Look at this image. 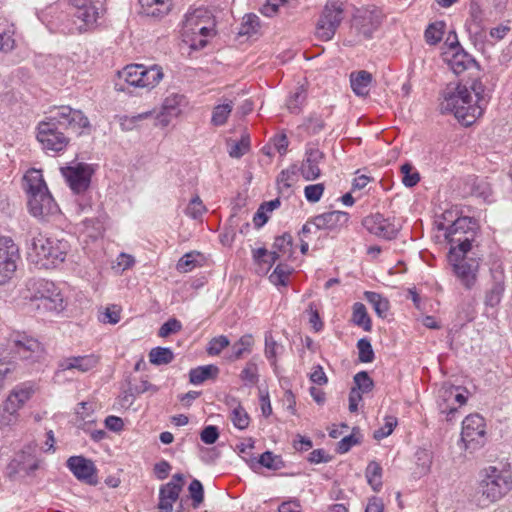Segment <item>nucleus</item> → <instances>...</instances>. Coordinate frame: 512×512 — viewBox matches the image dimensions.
Listing matches in <instances>:
<instances>
[{
	"label": "nucleus",
	"mask_w": 512,
	"mask_h": 512,
	"mask_svg": "<svg viewBox=\"0 0 512 512\" xmlns=\"http://www.w3.org/2000/svg\"><path fill=\"white\" fill-rule=\"evenodd\" d=\"M141 12L150 17H163L171 9V0H139Z\"/></svg>",
	"instance_id": "nucleus-30"
},
{
	"label": "nucleus",
	"mask_w": 512,
	"mask_h": 512,
	"mask_svg": "<svg viewBox=\"0 0 512 512\" xmlns=\"http://www.w3.org/2000/svg\"><path fill=\"white\" fill-rule=\"evenodd\" d=\"M365 477L374 491H380L382 488V467L378 462H369L365 470Z\"/></svg>",
	"instance_id": "nucleus-39"
},
{
	"label": "nucleus",
	"mask_w": 512,
	"mask_h": 512,
	"mask_svg": "<svg viewBox=\"0 0 512 512\" xmlns=\"http://www.w3.org/2000/svg\"><path fill=\"white\" fill-rule=\"evenodd\" d=\"M305 100L306 91L302 86H300L297 87L296 90L290 94L286 101V106L291 113L297 114L299 113L301 106L303 105Z\"/></svg>",
	"instance_id": "nucleus-48"
},
{
	"label": "nucleus",
	"mask_w": 512,
	"mask_h": 512,
	"mask_svg": "<svg viewBox=\"0 0 512 512\" xmlns=\"http://www.w3.org/2000/svg\"><path fill=\"white\" fill-rule=\"evenodd\" d=\"M354 383L356 385L354 388L361 394L371 391L374 386L372 378L366 371H360L356 373L354 376Z\"/></svg>",
	"instance_id": "nucleus-56"
},
{
	"label": "nucleus",
	"mask_w": 512,
	"mask_h": 512,
	"mask_svg": "<svg viewBox=\"0 0 512 512\" xmlns=\"http://www.w3.org/2000/svg\"><path fill=\"white\" fill-rule=\"evenodd\" d=\"M292 268L287 264H278L269 276V280L276 286H287Z\"/></svg>",
	"instance_id": "nucleus-47"
},
{
	"label": "nucleus",
	"mask_w": 512,
	"mask_h": 512,
	"mask_svg": "<svg viewBox=\"0 0 512 512\" xmlns=\"http://www.w3.org/2000/svg\"><path fill=\"white\" fill-rule=\"evenodd\" d=\"M446 23L444 21H435L430 23L425 32L424 37L429 45H436L440 43L445 34Z\"/></svg>",
	"instance_id": "nucleus-40"
},
{
	"label": "nucleus",
	"mask_w": 512,
	"mask_h": 512,
	"mask_svg": "<svg viewBox=\"0 0 512 512\" xmlns=\"http://www.w3.org/2000/svg\"><path fill=\"white\" fill-rule=\"evenodd\" d=\"M185 98L178 93L169 94L163 101L161 111L157 114L156 119L162 126H167L171 119L177 117L181 112Z\"/></svg>",
	"instance_id": "nucleus-22"
},
{
	"label": "nucleus",
	"mask_w": 512,
	"mask_h": 512,
	"mask_svg": "<svg viewBox=\"0 0 512 512\" xmlns=\"http://www.w3.org/2000/svg\"><path fill=\"white\" fill-rule=\"evenodd\" d=\"M188 490L193 501V507H199L204 499V489L202 483L197 479H193L189 484Z\"/></svg>",
	"instance_id": "nucleus-58"
},
{
	"label": "nucleus",
	"mask_w": 512,
	"mask_h": 512,
	"mask_svg": "<svg viewBox=\"0 0 512 512\" xmlns=\"http://www.w3.org/2000/svg\"><path fill=\"white\" fill-rule=\"evenodd\" d=\"M98 357L94 354L64 357L58 361V371L77 370L85 373L96 367Z\"/></svg>",
	"instance_id": "nucleus-21"
},
{
	"label": "nucleus",
	"mask_w": 512,
	"mask_h": 512,
	"mask_svg": "<svg viewBox=\"0 0 512 512\" xmlns=\"http://www.w3.org/2000/svg\"><path fill=\"white\" fill-rule=\"evenodd\" d=\"M15 369L14 357L8 349H0V377H6Z\"/></svg>",
	"instance_id": "nucleus-54"
},
{
	"label": "nucleus",
	"mask_w": 512,
	"mask_h": 512,
	"mask_svg": "<svg viewBox=\"0 0 512 512\" xmlns=\"http://www.w3.org/2000/svg\"><path fill=\"white\" fill-rule=\"evenodd\" d=\"M254 338L251 334H245L231 346V354L227 359L231 362L237 361L252 352Z\"/></svg>",
	"instance_id": "nucleus-32"
},
{
	"label": "nucleus",
	"mask_w": 512,
	"mask_h": 512,
	"mask_svg": "<svg viewBox=\"0 0 512 512\" xmlns=\"http://www.w3.org/2000/svg\"><path fill=\"white\" fill-rule=\"evenodd\" d=\"M19 258L18 247L10 237L0 235V285L11 279Z\"/></svg>",
	"instance_id": "nucleus-16"
},
{
	"label": "nucleus",
	"mask_w": 512,
	"mask_h": 512,
	"mask_svg": "<svg viewBox=\"0 0 512 512\" xmlns=\"http://www.w3.org/2000/svg\"><path fill=\"white\" fill-rule=\"evenodd\" d=\"M371 81L372 75L365 70L353 72L350 75L351 88L353 92L358 96L368 95Z\"/></svg>",
	"instance_id": "nucleus-34"
},
{
	"label": "nucleus",
	"mask_w": 512,
	"mask_h": 512,
	"mask_svg": "<svg viewBox=\"0 0 512 512\" xmlns=\"http://www.w3.org/2000/svg\"><path fill=\"white\" fill-rule=\"evenodd\" d=\"M34 390L31 385L23 384L21 386H17L10 394L12 400H17L18 403H21L22 406L26 401L30 399Z\"/></svg>",
	"instance_id": "nucleus-61"
},
{
	"label": "nucleus",
	"mask_w": 512,
	"mask_h": 512,
	"mask_svg": "<svg viewBox=\"0 0 512 512\" xmlns=\"http://www.w3.org/2000/svg\"><path fill=\"white\" fill-rule=\"evenodd\" d=\"M383 20L381 9L368 6L357 9L353 15L352 26L365 38L369 39L380 27Z\"/></svg>",
	"instance_id": "nucleus-11"
},
{
	"label": "nucleus",
	"mask_w": 512,
	"mask_h": 512,
	"mask_svg": "<svg viewBox=\"0 0 512 512\" xmlns=\"http://www.w3.org/2000/svg\"><path fill=\"white\" fill-rule=\"evenodd\" d=\"M249 147V139L242 137L240 141L234 142L229 146V156L232 158H240L249 150Z\"/></svg>",
	"instance_id": "nucleus-64"
},
{
	"label": "nucleus",
	"mask_w": 512,
	"mask_h": 512,
	"mask_svg": "<svg viewBox=\"0 0 512 512\" xmlns=\"http://www.w3.org/2000/svg\"><path fill=\"white\" fill-rule=\"evenodd\" d=\"M438 228L445 230V237L451 245L449 252L472 253L473 242L477 234V222L471 217H458L450 225L439 223Z\"/></svg>",
	"instance_id": "nucleus-7"
},
{
	"label": "nucleus",
	"mask_w": 512,
	"mask_h": 512,
	"mask_svg": "<svg viewBox=\"0 0 512 512\" xmlns=\"http://www.w3.org/2000/svg\"><path fill=\"white\" fill-rule=\"evenodd\" d=\"M149 361L153 365H167L174 360V353L168 347H155L149 352Z\"/></svg>",
	"instance_id": "nucleus-44"
},
{
	"label": "nucleus",
	"mask_w": 512,
	"mask_h": 512,
	"mask_svg": "<svg viewBox=\"0 0 512 512\" xmlns=\"http://www.w3.org/2000/svg\"><path fill=\"white\" fill-rule=\"evenodd\" d=\"M260 27V19L255 14H247L243 17V22L239 29V35H253L257 33Z\"/></svg>",
	"instance_id": "nucleus-51"
},
{
	"label": "nucleus",
	"mask_w": 512,
	"mask_h": 512,
	"mask_svg": "<svg viewBox=\"0 0 512 512\" xmlns=\"http://www.w3.org/2000/svg\"><path fill=\"white\" fill-rule=\"evenodd\" d=\"M324 190L325 186L323 183L311 184L304 188V195L308 202L316 203L321 199Z\"/></svg>",
	"instance_id": "nucleus-60"
},
{
	"label": "nucleus",
	"mask_w": 512,
	"mask_h": 512,
	"mask_svg": "<svg viewBox=\"0 0 512 512\" xmlns=\"http://www.w3.org/2000/svg\"><path fill=\"white\" fill-rule=\"evenodd\" d=\"M45 287H52V282L46 279H29L26 282L23 298L36 302V304L39 303L45 292Z\"/></svg>",
	"instance_id": "nucleus-31"
},
{
	"label": "nucleus",
	"mask_w": 512,
	"mask_h": 512,
	"mask_svg": "<svg viewBox=\"0 0 512 512\" xmlns=\"http://www.w3.org/2000/svg\"><path fill=\"white\" fill-rule=\"evenodd\" d=\"M219 374L216 365L209 364L193 368L189 372V381L193 385H200L208 379H215Z\"/></svg>",
	"instance_id": "nucleus-33"
},
{
	"label": "nucleus",
	"mask_w": 512,
	"mask_h": 512,
	"mask_svg": "<svg viewBox=\"0 0 512 512\" xmlns=\"http://www.w3.org/2000/svg\"><path fill=\"white\" fill-rule=\"evenodd\" d=\"M362 225L370 234L385 240L395 239L400 231V226L395 223L394 218L384 217L380 213L366 216Z\"/></svg>",
	"instance_id": "nucleus-12"
},
{
	"label": "nucleus",
	"mask_w": 512,
	"mask_h": 512,
	"mask_svg": "<svg viewBox=\"0 0 512 512\" xmlns=\"http://www.w3.org/2000/svg\"><path fill=\"white\" fill-rule=\"evenodd\" d=\"M491 279L492 283L485 294L484 303L494 308L500 304L505 291V275L500 266L491 269Z\"/></svg>",
	"instance_id": "nucleus-19"
},
{
	"label": "nucleus",
	"mask_w": 512,
	"mask_h": 512,
	"mask_svg": "<svg viewBox=\"0 0 512 512\" xmlns=\"http://www.w3.org/2000/svg\"><path fill=\"white\" fill-rule=\"evenodd\" d=\"M512 490V473L503 468L488 466L479 473L476 502L481 508L499 501Z\"/></svg>",
	"instance_id": "nucleus-3"
},
{
	"label": "nucleus",
	"mask_w": 512,
	"mask_h": 512,
	"mask_svg": "<svg viewBox=\"0 0 512 512\" xmlns=\"http://www.w3.org/2000/svg\"><path fill=\"white\" fill-rule=\"evenodd\" d=\"M324 154L317 148L306 151L305 158L299 167L300 173L306 181H313L320 177L319 164L323 161Z\"/></svg>",
	"instance_id": "nucleus-23"
},
{
	"label": "nucleus",
	"mask_w": 512,
	"mask_h": 512,
	"mask_svg": "<svg viewBox=\"0 0 512 512\" xmlns=\"http://www.w3.org/2000/svg\"><path fill=\"white\" fill-rule=\"evenodd\" d=\"M257 463L271 470H279L284 465L281 457L274 455L271 451H265L262 453L258 458Z\"/></svg>",
	"instance_id": "nucleus-53"
},
{
	"label": "nucleus",
	"mask_w": 512,
	"mask_h": 512,
	"mask_svg": "<svg viewBox=\"0 0 512 512\" xmlns=\"http://www.w3.org/2000/svg\"><path fill=\"white\" fill-rule=\"evenodd\" d=\"M364 296L365 299L372 305L375 313L380 318H386L390 308L389 300L381 294L373 291H366Z\"/></svg>",
	"instance_id": "nucleus-37"
},
{
	"label": "nucleus",
	"mask_w": 512,
	"mask_h": 512,
	"mask_svg": "<svg viewBox=\"0 0 512 512\" xmlns=\"http://www.w3.org/2000/svg\"><path fill=\"white\" fill-rule=\"evenodd\" d=\"M89 127V119L81 110L73 109L70 106L55 107L38 124L37 139L45 151L58 153L65 150L69 143V138L64 135V130L81 134L84 129Z\"/></svg>",
	"instance_id": "nucleus-1"
},
{
	"label": "nucleus",
	"mask_w": 512,
	"mask_h": 512,
	"mask_svg": "<svg viewBox=\"0 0 512 512\" xmlns=\"http://www.w3.org/2000/svg\"><path fill=\"white\" fill-rule=\"evenodd\" d=\"M443 112L452 113L465 126L472 125L482 115V107L473 105L470 90L461 84H449L443 91Z\"/></svg>",
	"instance_id": "nucleus-4"
},
{
	"label": "nucleus",
	"mask_w": 512,
	"mask_h": 512,
	"mask_svg": "<svg viewBox=\"0 0 512 512\" xmlns=\"http://www.w3.org/2000/svg\"><path fill=\"white\" fill-rule=\"evenodd\" d=\"M23 188L28 197L48 190L42 172L34 168L28 170L24 175Z\"/></svg>",
	"instance_id": "nucleus-26"
},
{
	"label": "nucleus",
	"mask_w": 512,
	"mask_h": 512,
	"mask_svg": "<svg viewBox=\"0 0 512 512\" xmlns=\"http://www.w3.org/2000/svg\"><path fill=\"white\" fill-rule=\"evenodd\" d=\"M19 258L18 247L10 237L0 235V285L11 279Z\"/></svg>",
	"instance_id": "nucleus-15"
},
{
	"label": "nucleus",
	"mask_w": 512,
	"mask_h": 512,
	"mask_svg": "<svg viewBox=\"0 0 512 512\" xmlns=\"http://www.w3.org/2000/svg\"><path fill=\"white\" fill-rule=\"evenodd\" d=\"M358 358L362 363H370L374 360V351L367 338H361L357 342Z\"/></svg>",
	"instance_id": "nucleus-55"
},
{
	"label": "nucleus",
	"mask_w": 512,
	"mask_h": 512,
	"mask_svg": "<svg viewBox=\"0 0 512 512\" xmlns=\"http://www.w3.org/2000/svg\"><path fill=\"white\" fill-rule=\"evenodd\" d=\"M182 330V323L176 318H169L162 326L159 328L158 335L160 337H168L170 334L178 333Z\"/></svg>",
	"instance_id": "nucleus-62"
},
{
	"label": "nucleus",
	"mask_w": 512,
	"mask_h": 512,
	"mask_svg": "<svg viewBox=\"0 0 512 512\" xmlns=\"http://www.w3.org/2000/svg\"><path fill=\"white\" fill-rule=\"evenodd\" d=\"M416 471L414 472L418 477L427 475L431 470L433 462V454L431 451L420 448L415 453Z\"/></svg>",
	"instance_id": "nucleus-38"
},
{
	"label": "nucleus",
	"mask_w": 512,
	"mask_h": 512,
	"mask_svg": "<svg viewBox=\"0 0 512 512\" xmlns=\"http://www.w3.org/2000/svg\"><path fill=\"white\" fill-rule=\"evenodd\" d=\"M351 322L366 332L371 331L372 321L363 303L356 302L353 304Z\"/></svg>",
	"instance_id": "nucleus-36"
},
{
	"label": "nucleus",
	"mask_w": 512,
	"mask_h": 512,
	"mask_svg": "<svg viewBox=\"0 0 512 512\" xmlns=\"http://www.w3.org/2000/svg\"><path fill=\"white\" fill-rule=\"evenodd\" d=\"M207 20H209V17L205 9L199 8L188 12L183 22V35L188 37L190 34H196L198 28L206 23Z\"/></svg>",
	"instance_id": "nucleus-28"
},
{
	"label": "nucleus",
	"mask_w": 512,
	"mask_h": 512,
	"mask_svg": "<svg viewBox=\"0 0 512 512\" xmlns=\"http://www.w3.org/2000/svg\"><path fill=\"white\" fill-rule=\"evenodd\" d=\"M103 12L104 0H70V11L59 12L48 27L64 34L85 32L96 27Z\"/></svg>",
	"instance_id": "nucleus-2"
},
{
	"label": "nucleus",
	"mask_w": 512,
	"mask_h": 512,
	"mask_svg": "<svg viewBox=\"0 0 512 512\" xmlns=\"http://www.w3.org/2000/svg\"><path fill=\"white\" fill-rule=\"evenodd\" d=\"M448 64L455 74H461L472 67L478 66L476 60L463 48L451 53Z\"/></svg>",
	"instance_id": "nucleus-27"
},
{
	"label": "nucleus",
	"mask_w": 512,
	"mask_h": 512,
	"mask_svg": "<svg viewBox=\"0 0 512 512\" xmlns=\"http://www.w3.org/2000/svg\"><path fill=\"white\" fill-rule=\"evenodd\" d=\"M284 350L283 345L279 344L272 336L270 331L265 333V356L269 360L271 366H276L277 356Z\"/></svg>",
	"instance_id": "nucleus-41"
},
{
	"label": "nucleus",
	"mask_w": 512,
	"mask_h": 512,
	"mask_svg": "<svg viewBox=\"0 0 512 512\" xmlns=\"http://www.w3.org/2000/svg\"><path fill=\"white\" fill-rule=\"evenodd\" d=\"M162 78L163 72L158 65L146 67L142 64H130L118 71L114 88L116 91L132 94V88H153Z\"/></svg>",
	"instance_id": "nucleus-6"
},
{
	"label": "nucleus",
	"mask_w": 512,
	"mask_h": 512,
	"mask_svg": "<svg viewBox=\"0 0 512 512\" xmlns=\"http://www.w3.org/2000/svg\"><path fill=\"white\" fill-rule=\"evenodd\" d=\"M245 386H254L259 382L258 365L255 361L249 360L239 375Z\"/></svg>",
	"instance_id": "nucleus-45"
},
{
	"label": "nucleus",
	"mask_w": 512,
	"mask_h": 512,
	"mask_svg": "<svg viewBox=\"0 0 512 512\" xmlns=\"http://www.w3.org/2000/svg\"><path fill=\"white\" fill-rule=\"evenodd\" d=\"M28 210L38 219H46L59 212V207L49 190L28 197Z\"/></svg>",
	"instance_id": "nucleus-18"
},
{
	"label": "nucleus",
	"mask_w": 512,
	"mask_h": 512,
	"mask_svg": "<svg viewBox=\"0 0 512 512\" xmlns=\"http://www.w3.org/2000/svg\"><path fill=\"white\" fill-rule=\"evenodd\" d=\"M397 425V418L394 416H386L385 424L374 431L373 437L376 440H381L388 437Z\"/></svg>",
	"instance_id": "nucleus-59"
},
{
	"label": "nucleus",
	"mask_w": 512,
	"mask_h": 512,
	"mask_svg": "<svg viewBox=\"0 0 512 512\" xmlns=\"http://www.w3.org/2000/svg\"><path fill=\"white\" fill-rule=\"evenodd\" d=\"M67 467L73 475L87 484H95V467L92 461L82 456H71L67 460Z\"/></svg>",
	"instance_id": "nucleus-20"
},
{
	"label": "nucleus",
	"mask_w": 512,
	"mask_h": 512,
	"mask_svg": "<svg viewBox=\"0 0 512 512\" xmlns=\"http://www.w3.org/2000/svg\"><path fill=\"white\" fill-rule=\"evenodd\" d=\"M293 238L289 233H283L275 237L272 250L269 253L271 264H274L281 256H290L292 251Z\"/></svg>",
	"instance_id": "nucleus-29"
},
{
	"label": "nucleus",
	"mask_w": 512,
	"mask_h": 512,
	"mask_svg": "<svg viewBox=\"0 0 512 512\" xmlns=\"http://www.w3.org/2000/svg\"><path fill=\"white\" fill-rule=\"evenodd\" d=\"M461 441L465 449L475 451L486 442V424L479 414L468 415L462 421Z\"/></svg>",
	"instance_id": "nucleus-10"
},
{
	"label": "nucleus",
	"mask_w": 512,
	"mask_h": 512,
	"mask_svg": "<svg viewBox=\"0 0 512 512\" xmlns=\"http://www.w3.org/2000/svg\"><path fill=\"white\" fill-rule=\"evenodd\" d=\"M205 211L206 208L203 205L201 199L198 196H196L191 199L185 212L187 216L193 219H198L203 215Z\"/></svg>",
	"instance_id": "nucleus-63"
},
{
	"label": "nucleus",
	"mask_w": 512,
	"mask_h": 512,
	"mask_svg": "<svg viewBox=\"0 0 512 512\" xmlns=\"http://www.w3.org/2000/svg\"><path fill=\"white\" fill-rule=\"evenodd\" d=\"M233 107H234V103L232 100H229L226 103L215 106L212 110V116H211L212 125H214V126L224 125L227 122V120L233 110Z\"/></svg>",
	"instance_id": "nucleus-43"
},
{
	"label": "nucleus",
	"mask_w": 512,
	"mask_h": 512,
	"mask_svg": "<svg viewBox=\"0 0 512 512\" xmlns=\"http://www.w3.org/2000/svg\"><path fill=\"white\" fill-rule=\"evenodd\" d=\"M64 307V299L60 290L57 291V296L54 297V295H48L47 297H44L42 301L36 304V308L38 310L56 313L61 312Z\"/></svg>",
	"instance_id": "nucleus-42"
},
{
	"label": "nucleus",
	"mask_w": 512,
	"mask_h": 512,
	"mask_svg": "<svg viewBox=\"0 0 512 512\" xmlns=\"http://www.w3.org/2000/svg\"><path fill=\"white\" fill-rule=\"evenodd\" d=\"M300 172L298 165L292 164L287 169L283 170L277 178L279 189H289L297 181L298 173Z\"/></svg>",
	"instance_id": "nucleus-46"
},
{
	"label": "nucleus",
	"mask_w": 512,
	"mask_h": 512,
	"mask_svg": "<svg viewBox=\"0 0 512 512\" xmlns=\"http://www.w3.org/2000/svg\"><path fill=\"white\" fill-rule=\"evenodd\" d=\"M231 421L239 430H244L249 426L250 417L246 410L238 404L231 413Z\"/></svg>",
	"instance_id": "nucleus-52"
},
{
	"label": "nucleus",
	"mask_w": 512,
	"mask_h": 512,
	"mask_svg": "<svg viewBox=\"0 0 512 512\" xmlns=\"http://www.w3.org/2000/svg\"><path fill=\"white\" fill-rule=\"evenodd\" d=\"M463 192L466 195L475 196L486 202L491 201L492 189L490 184L483 178L469 176L464 183Z\"/></svg>",
	"instance_id": "nucleus-25"
},
{
	"label": "nucleus",
	"mask_w": 512,
	"mask_h": 512,
	"mask_svg": "<svg viewBox=\"0 0 512 512\" xmlns=\"http://www.w3.org/2000/svg\"><path fill=\"white\" fill-rule=\"evenodd\" d=\"M344 1L328 0L316 26V35L322 41L333 38L343 20Z\"/></svg>",
	"instance_id": "nucleus-8"
},
{
	"label": "nucleus",
	"mask_w": 512,
	"mask_h": 512,
	"mask_svg": "<svg viewBox=\"0 0 512 512\" xmlns=\"http://www.w3.org/2000/svg\"><path fill=\"white\" fill-rule=\"evenodd\" d=\"M181 490L182 486L179 483L170 481L160 487L159 495L169 499L170 501H177Z\"/></svg>",
	"instance_id": "nucleus-57"
},
{
	"label": "nucleus",
	"mask_w": 512,
	"mask_h": 512,
	"mask_svg": "<svg viewBox=\"0 0 512 512\" xmlns=\"http://www.w3.org/2000/svg\"><path fill=\"white\" fill-rule=\"evenodd\" d=\"M402 182L406 187H414L420 181V175L418 171L409 162L401 165Z\"/></svg>",
	"instance_id": "nucleus-49"
},
{
	"label": "nucleus",
	"mask_w": 512,
	"mask_h": 512,
	"mask_svg": "<svg viewBox=\"0 0 512 512\" xmlns=\"http://www.w3.org/2000/svg\"><path fill=\"white\" fill-rule=\"evenodd\" d=\"M19 258L18 247L10 237L0 235V285L11 279Z\"/></svg>",
	"instance_id": "nucleus-17"
},
{
	"label": "nucleus",
	"mask_w": 512,
	"mask_h": 512,
	"mask_svg": "<svg viewBox=\"0 0 512 512\" xmlns=\"http://www.w3.org/2000/svg\"><path fill=\"white\" fill-rule=\"evenodd\" d=\"M8 351L15 358L22 360L35 361L39 359L44 352L43 345L35 338L27 335H17L9 341Z\"/></svg>",
	"instance_id": "nucleus-13"
},
{
	"label": "nucleus",
	"mask_w": 512,
	"mask_h": 512,
	"mask_svg": "<svg viewBox=\"0 0 512 512\" xmlns=\"http://www.w3.org/2000/svg\"><path fill=\"white\" fill-rule=\"evenodd\" d=\"M68 251L67 241L38 233L31 240L28 255L39 268L52 269L65 261Z\"/></svg>",
	"instance_id": "nucleus-5"
},
{
	"label": "nucleus",
	"mask_w": 512,
	"mask_h": 512,
	"mask_svg": "<svg viewBox=\"0 0 512 512\" xmlns=\"http://www.w3.org/2000/svg\"><path fill=\"white\" fill-rule=\"evenodd\" d=\"M448 260L461 284L467 290L472 289L477 282L479 260L462 252H449Z\"/></svg>",
	"instance_id": "nucleus-9"
},
{
	"label": "nucleus",
	"mask_w": 512,
	"mask_h": 512,
	"mask_svg": "<svg viewBox=\"0 0 512 512\" xmlns=\"http://www.w3.org/2000/svg\"><path fill=\"white\" fill-rule=\"evenodd\" d=\"M61 172L70 189L80 194L89 188L94 170L90 164L78 163L61 168Z\"/></svg>",
	"instance_id": "nucleus-14"
},
{
	"label": "nucleus",
	"mask_w": 512,
	"mask_h": 512,
	"mask_svg": "<svg viewBox=\"0 0 512 512\" xmlns=\"http://www.w3.org/2000/svg\"><path fill=\"white\" fill-rule=\"evenodd\" d=\"M349 220V214L344 211H330L313 218L312 224L316 230H332L337 226L346 224Z\"/></svg>",
	"instance_id": "nucleus-24"
},
{
	"label": "nucleus",
	"mask_w": 512,
	"mask_h": 512,
	"mask_svg": "<svg viewBox=\"0 0 512 512\" xmlns=\"http://www.w3.org/2000/svg\"><path fill=\"white\" fill-rule=\"evenodd\" d=\"M15 28L7 20L0 21V52L8 53L15 48Z\"/></svg>",
	"instance_id": "nucleus-35"
},
{
	"label": "nucleus",
	"mask_w": 512,
	"mask_h": 512,
	"mask_svg": "<svg viewBox=\"0 0 512 512\" xmlns=\"http://www.w3.org/2000/svg\"><path fill=\"white\" fill-rule=\"evenodd\" d=\"M230 345L227 336L220 335L213 337L207 344L206 352L210 356H218L225 348Z\"/></svg>",
	"instance_id": "nucleus-50"
}]
</instances>
